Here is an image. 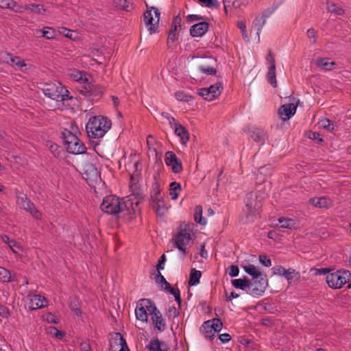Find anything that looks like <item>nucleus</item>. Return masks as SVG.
Segmentation results:
<instances>
[{"mask_svg": "<svg viewBox=\"0 0 351 351\" xmlns=\"http://www.w3.org/2000/svg\"><path fill=\"white\" fill-rule=\"evenodd\" d=\"M259 261L265 267H270L271 265V261L266 255H260Z\"/></svg>", "mask_w": 351, "mask_h": 351, "instance_id": "69168bd1", "label": "nucleus"}, {"mask_svg": "<svg viewBox=\"0 0 351 351\" xmlns=\"http://www.w3.org/2000/svg\"><path fill=\"white\" fill-rule=\"evenodd\" d=\"M175 97L180 101H189L192 97L184 91H178L175 93Z\"/></svg>", "mask_w": 351, "mask_h": 351, "instance_id": "6e6d98bb", "label": "nucleus"}, {"mask_svg": "<svg viewBox=\"0 0 351 351\" xmlns=\"http://www.w3.org/2000/svg\"><path fill=\"white\" fill-rule=\"evenodd\" d=\"M239 270L237 266L231 265L229 269V276L230 277H237L239 275Z\"/></svg>", "mask_w": 351, "mask_h": 351, "instance_id": "774afa93", "label": "nucleus"}, {"mask_svg": "<svg viewBox=\"0 0 351 351\" xmlns=\"http://www.w3.org/2000/svg\"><path fill=\"white\" fill-rule=\"evenodd\" d=\"M265 21L266 19L261 16L259 17H256L253 22V27L256 29V34L258 40L260 39L261 29L264 26Z\"/></svg>", "mask_w": 351, "mask_h": 351, "instance_id": "4c0bfd02", "label": "nucleus"}, {"mask_svg": "<svg viewBox=\"0 0 351 351\" xmlns=\"http://www.w3.org/2000/svg\"><path fill=\"white\" fill-rule=\"evenodd\" d=\"M12 280L10 271L3 267H0V282L6 283Z\"/></svg>", "mask_w": 351, "mask_h": 351, "instance_id": "79ce46f5", "label": "nucleus"}, {"mask_svg": "<svg viewBox=\"0 0 351 351\" xmlns=\"http://www.w3.org/2000/svg\"><path fill=\"white\" fill-rule=\"evenodd\" d=\"M146 351H167V346L164 341H160L157 338L152 339L145 347Z\"/></svg>", "mask_w": 351, "mask_h": 351, "instance_id": "cd10ccee", "label": "nucleus"}, {"mask_svg": "<svg viewBox=\"0 0 351 351\" xmlns=\"http://www.w3.org/2000/svg\"><path fill=\"white\" fill-rule=\"evenodd\" d=\"M7 56L10 57V65L12 66H17L20 69L26 66L24 60H22L18 56H14L12 54L7 53Z\"/></svg>", "mask_w": 351, "mask_h": 351, "instance_id": "c9c22d12", "label": "nucleus"}, {"mask_svg": "<svg viewBox=\"0 0 351 351\" xmlns=\"http://www.w3.org/2000/svg\"><path fill=\"white\" fill-rule=\"evenodd\" d=\"M309 203L315 207L319 208H328L332 206V200L326 197H316L311 198Z\"/></svg>", "mask_w": 351, "mask_h": 351, "instance_id": "5701e85b", "label": "nucleus"}, {"mask_svg": "<svg viewBox=\"0 0 351 351\" xmlns=\"http://www.w3.org/2000/svg\"><path fill=\"white\" fill-rule=\"evenodd\" d=\"M237 27L240 29L241 34L244 38H247V32L244 21H239L237 23Z\"/></svg>", "mask_w": 351, "mask_h": 351, "instance_id": "052dcab7", "label": "nucleus"}, {"mask_svg": "<svg viewBox=\"0 0 351 351\" xmlns=\"http://www.w3.org/2000/svg\"><path fill=\"white\" fill-rule=\"evenodd\" d=\"M50 151L55 157H59L61 148L56 144H51L50 146Z\"/></svg>", "mask_w": 351, "mask_h": 351, "instance_id": "338daca9", "label": "nucleus"}, {"mask_svg": "<svg viewBox=\"0 0 351 351\" xmlns=\"http://www.w3.org/2000/svg\"><path fill=\"white\" fill-rule=\"evenodd\" d=\"M280 226L283 228L292 229L295 228L296 222L292 219L280 218L278 219Z\"/></svg>", "mask_w": 351, "mask_h": 351, "instance_id": "58836bf2", "label": "nucleus"}, {"mask_svg": "<svg viewBox=\"0 0 351 351\" xmlns=\"http://www.w3.org/2000/svg\"><path fill=\"white\" fill-rule=\"evenodd\" d=\"M68 75L70 79L84 86L88 92L92 95H100L104 92L103 87H99L96 92V87L90 82V77L85 72L71 69L68 71Z\"/></svg>", "mask_w": 351, "mask_h": 351, "instance_id": "20e7f679", "label": "nucleus"}, {"mask_svg": "<svg viewBox=\"0 0 351 351\" xmlns=\"http://www.w3.org/2000/svg\"><path fill=\"white\" fill-rule=\"evenodd\" d=\"M181 29V17L178 15L173 19L170 31L178 32Z\"/></svg>", "mask_w": 351, "mask_h": 351, "instance_id": "603ef678", "label": "nucleus"}, {"mask_svg": "<svg viewBox=\"0 0 351 351\" xmlns=\"http://www.w3.org/2000/svg\"><path fill=\"white\" fill-rule=\"evenodd\" d=\"M232 285L238 289H241L243 291L249 290L250 281L247 279H234L232 280Z\"/></svg>", "mask_w": 351, "mask_h": 351, "instance_id": "f704fd0d", "label": "nucleus"}, {"mask_svg": "<svg viewBox=\"0 0 351 351\" xmlns=\"http://www.w3.org/2000/svg\"><path fill=\"white\" fill-rule=\"evenodd\" d=\"M180 315L178 308L174 306H169L167 311V316L169 318H176Z\"/></svg>", "mask_w": 351, "mask_h": 351, "instance_id": "13d9d810", "label": "nucleus"}, {"mask_svg": "<svg viewBox=\"0 0 351 351\" xmlns=\"http://www.w3.org/2000/svg\"><path fill=\"white\" fill-rule=\"evenodd\" d=\"M151 319L153 324H154L155 329H156L158 332H162L165 330L166 327L165 322L161 315L160 312L156 307L155 308V311L153 312V314L151 315Z\"/></svg>", "mask_w": 351, "mask_h": 351, "instance_id": "393cba45", "label": "nucleus"}, {"mask_svg": "<svg viewBox=\"0 0 351 351\" xmlns=\"http://www.w3.org/2000/svg\"><path fill=\"white\" fill-rule=\"evenodd\" d=\"M198 69L201 73L207 75H214L217 72L216 69L214 67L208 65V64H199L198 66Z\"/></svg>", "mask_w": 351, "mask_h": 351, "instance_id": "c03bdc74", "label": "nucleus"}, {"mask_svg": "<svg viewBox=\"0 0 351 351\" xmlns=\"http://www.w3.org/2000/svg\"><path fill=\"white\" fill-rule=\"evenodd\" d=\"M326 9L328 12L333 13L337 16H341L344 14V10L333 3H328Z\"/></svg>", "mask_w": 351, "mask_h": 351, "instance_id": "37998d69", "label": "nucleus"}, {"mask_svg": "<svg viewBox=\"0 0 351 351\" xmlns=\"http://www.w3.org/2000/svg\"><path fill=\"white\" fill-rule=\"evenodd\" d=\"M243 269L246 274L252 276V278H256L263 276L259 269L253 265L247 264L245 266H243Z\"/></svg>", "mask_w": 351, "mask_h": 351, "instance_id": "7c9ffc66", "label": "nucleus"}, {"mask_svg": "<svg viewBox=\"0 0 351 351\" xmlns=\"http://www.w3.org/2000/svg\"><path fill=\"white\" fill-rule=\"evenodd\" d=\"M270 174H271L270 166L265 165V166L261 167L258 169V173L256 175L257 182H258L259 183L263 182Z\"/></svg>", "mask_w": 351, "mask_h": 351, "instance_id": "c756f323", "label": "nucleus"}, {"mask_svg": "<svg viewBox=\"0 0 351 351\" xmlns=\"http://www.w3.org/2000/svg\"><path fill=\"white\" fill-rule=\"evenodd\" d=\"M10 248L15 254H19L21 251V247L15 241L12 240L9 245Z\"/></svg>", "mask_w": 351, "mask_h": 351, "instance_id": "0e129e2a", "label": "nucleus"}, {"mask_svg": "<svg viewBox=\"0 0 351 351\" xmlns=\"http://www.w3.org/2000/svg\"><path fill=\"white\" fill-rule=\"evenodd\" d=\"M181 191V185L180 183L173 182L169 185V195L172 200H176L179 197Z\"/></svg>", "mask_w": 351, "mask_h": 351, "instance_id": "2f4dec72", "label": "nucleus"}, {"mask_svg": "<svg viewBox=\"0 0 351 351\" xmlns=\"http://www.w3.org/2000/svg\"><path fill=\"white\" fill-rule=\"evenodd\" d=\"M208 29V23L206 22H199L192 25L190 28V34L193 37H202Z\"/></svg>", "mask_w": 351, "mask_h": 351, "instance_id": "4be33fe9", "label": "nucleus"}, {"mask_svg": "<svg viewBox=\"0 0 351 351\" xmlns=\"http://www.w3.org/2000/svg\"><path fill=\"white\" fill-rule=\"evenodd\" d=\"M58 32L60 34L64 35L65 37H66L68 38H70L72 40H74L75 38V37H73V34H75V32L71 29L66 28V27H59Z\"/></svg>", "mask_w": 351, "mask_h": 351, "instance_id": "4d7b16f0", "label": "nucleus"}, {"mask_svg": "<svg viewBox=\"0 0 351 351\" xmlns=\"http://www.w3.org/2000/svg\"><path fill=\"white\" fill-rule=\"evenodd\" d=\"M162 116L169 121L171 128L178 123L171 114L167 112H162Z\"/></svg>", "mask_w": 351, "mask_h": 351, "instance_id": "e2e57ef3", "label": "nucleus"}, {"mask_svg": "<svg viewBox=\"0 0 351 351\" xmlns=\"http://www.w3.org/2000/svg\"><path fill=\"white\" fill-rule=\"evenodd\" d=\"M100 208L103 212L109 215H116L123 212L121 199L112 195H107L103 199Z\"/></svg>", "mask_w": 351, "mask_h": 351, "instance_id": "0eeeda50", "label": "nucleus"}, {"mask_svg": "<svg viewBox=\"0 0 351 351\" xmlns=\"http://www.w3.org/2000/svg\"><path fill=\"white\" fill-rule=\"evenodd\" d=\"M158 142L152 135H149L147 138V145L149 151H152L156 154L157 145Z\"/></svg>", "mask_w": 351, "mask_h": 351, "instance_id": "09e8293b", "label": "nucleus"}, {"mask_svg": "<svg viewBox=\"0 0 351 351\" xmlns=\"http://www.w3.org/2000/svg\"><path fill=\"white\" fill-rule=\"evenodd\" d=\"M16 202L20 207L29 213L36 219H41V213L35 207L34 204L27 199L26 195L19 192L16 193Z\"/></svg>", "mask_w": 351, "mask_h": 351, "instance_id": "ddd939ff", "label": "nucleus"}, {"mask_svg": "<svg viewBox=\"0 0 351 351\" xmlns=\"http://www.w3.org/2000/svg\"><path fill=\"white\" fill-rule=\"evenodd\" d=\"M192 240V236L186 228H180L178 232L173 236L171 242L174 247H176L179 252L180 257L184 259L186 254L187 245Z\"/></svg>", "mask_w": 351, "mask_h": 351, "instance_id": "39448f33", "label": "nucleus"}, {"mask_svg": "<svg viewBox=\"0 0 351 351\" xmlns=\"http://www.w3.org/2000/svg\"><path fill=\"white\" fill-rule=\"evenodd\" d=\"M156 282L160 285L161 288L166 290L167 288H170V284L166 280L165 277L161 274L160 271H158L156 275Z\"/></svg>", "mask_w": 351, "mask_h": 351, "instance_id": "de8ad7c7", "label": "nucleus"}, {"mask_svg": "<svg viewBox=\"0 0 351 351\" xmlns=\"http://www.w3.org/2000/svg\"><path fill=\"white\" fill-rule=\"evenodd\" d=\"M112 122L106 117L98 115L90 117L86 124L87 136L90 139L103 138L110 130Z\"/></svg>", "mask_w": 351, "mask_h": 351, "instance_id": "f257e3e1", "label": "nucleus"}, {"mask_svg": "<svg viewBox=\"0 0 351 351\" xmlns=\"http://www.w3.org/2000/svg\"><path fill=\"white\" fill-rule=\"evenodd\" d=\"M351 274L347 270H338L329 273L326 276V281L328 287L333 289H341L350 278Z\"/></svg>", "mask_w": 351, "mask_h": 351, "instance_id": "423d86ee", "label": "nucleus"}, {"mask_svg": "<svg viewBox=\"0 0 351 351\" xmlns=\"http://www.w3.org/2000/svg\"><path fill=\"white\" fill-rule=\"evenodd\" d=\"M168 292H169L171 295H173L175 298L176 301L178 302V306H180L182 300L180 298V292L178 289L173 288L170 286V288H167L166 289Z\"/></svg>", "mask_w": 351, "mask_h": 351, "instance_id": "5fc2aeb1", "label": "nucleus"}, {"mask_svg": "<svg viewBox=\"0 0 351 351\" xmlns=\"http://www.w3.org/2000/svg\"><path fill=\"white\" fill-rule=\"evenodd\" d=\"M316 65L325 71H331L335 68V62L328 58H322L316 60Z\"/></svg>", "mask_w": 351, "mask_h": 351, "instance_id": "c85d7f7f", "label": "nucleus"}, {"mask_svg": "<svg viewBox=\"0 0 351 351\" xmlns=\"http://www.w3.org/2000/svg\"><path fill=\"white\" fill-rule=\"evenodd\" d=\"M224 10L226 14L234 10L241 8L242 6H246L247 0H223Z\"/></svg>", "mask_w": 351, "mask_h": 351, "instance_id": "b1692460", "label": "nucleus"}, {"mask_svg": "<svg viewBox=\"0 0 351 351\" xmlns=\"http://www.w3.org/2000/svg\"><path fill=\"white\" fill-rule=\"evenodd\" d=\"M47 332L48 335H51L53 337H55L58 339H61L65 335L64 332L60 331L54 326H49L47 328Z\"/></svg>", "mask_w": 351, "mask_h": 351, "instance_id": "a19ab883", "label": "nucleus"}, {"mask_svg": "<svg viewBox=\"0 0 351 351\" xmlns=\"http://www.w3.org/2000/svg\"><path fill=\"white\" fill-rule=\"evenodd\" d=\"M160 16L159 10L153 7L144 13V23L150 34L158 32Z\"/></svg>", "mask_w": 351, "mask_h": 351, "instance_id": "1a4fd4ad", "label": "nucleus"}, {"mask_svg": "<svg viewBox=\"0 0 351 351\" xmlns=\"http://www.w3.org/2000/svg\"><path fill=\"white\" fill-rule=\"evenodd\" d=\"M25 305L29 310H36L47 306L48 301L43 295L29 293L26 296Z\"/></svg>", "mask_w": 351, "mask_h": 351, "instance_id": "dca6fc26", "label": "nucleus"}, {"mask_svg": "<svg viewBox=\"0 0 351 351\" xmlns=\"http://www.w3.org/2000/svg\"><path fill=\"white\" fill-rule=\"evenodd\" d=\"M42 91L46 97L55 100L57 108L61 110L66 108L64 102L72 98L69 96V90L57 81L45 84Z\"/></svg>", "mask_w": 351, "mask_h": 351, "instance_id": "f03ea898", "label": "nucleus"}, {"mask_svg": "<svg viewBox=\"0 0 351 351\" xmlns=\"http://www.w3.org/2000/svg\"><path fill=\"white\" fill-rule=\"evenodd\" d=\"M84 176L88 182L97 181L99 179V173L93 165L87 164L84 167Z\"/></svg>", "mask_w": 351, "mask_h": 351, "instance_id": "a878e982", "label": "nucleus"}, {"mask_svg": "<svg viewBox=\"0 0 351 351\" xmlns=\"http://www.w3.org/2000/svg\"><path fill=\"white\" fill-rule=\"evenodd\" d=\"M19 5L14 0H0V8H8L14 11Z\"/></svg>", "mask_w": 351, "mask_h": 351, "instance_id": "3c124183", "label": "nucleus"}, {"mask_svg": "<svg viewBox=\"0 0 351 351\" xmlns=\"http://www.w3.org/2000/svg\"><path fill=\"white\" fill-rule=\"evenodd\" d=\"M319 125L321 128L326 130L328 132L335 131V127L332 123L327 118H322L319 121Z\"/></svg>", "mask_w": 351, "mask_h": 351, "instance_id": "49530a36", "label": "nucleus"}, {"mask_svg": "<svg viewBox=\"0 0 351 351\" xmlns=\"http://www.w3.org/2000/svg\"><path fill=\"white\" fill-rule=\"evenodd\" d=\"M171 128L173 130L175 134L180 138V143L186 147L189 141V135L186 128L179 122Z\"/></svg>", "mask_w": 351, "mask_h": 351, "instance_id": "aec40b11", "label": "nucleus"}, {"mask_svg": "<svg viewBox=\"0 0 351 351\" xmlns=\"http://www.w3.org/2000/svg\"><path fill=\"white\" fill-rule=\"evenodd\" d=\"M121 204L123 207V211H126L128 215H135L138 212V204L141 201V198L135 195L130 194L125 198L121 199Z\"/></svg>", "mask_w": 351, "mask_h": 351, "instance_id": "4468645a", "label": "nucleus"}, {"mask_svg": "<svg viewBox=\"0 0 351 351\" xmlns=\"http://www.w3.org/2000/svg\"><path fill=\"white\" fill-rule=\"evenodd\" d=\"M115 5L119 8L130 11L132 8V4L128 0H114Z\"/></svg>", "mask_w": 351, "mask_h": 351, "instance_id": "8fccbe9b", "label": "nucleus"}, {"mask_svg": "<svg viewBox=\"0 0 351 351\" xmlns=\"http://www.w3.org/2000/svg\"><path fill=\"white\" fill-rule=\"evenodd\" d=\"M194 219L196 223L205 226L207 223V220L202 216V208L201 206H196Z\"/></svg>", "mask_w": 351, "mask_h": 351, "instance_id": "e433bc0d", "label": "nucleus"}, {"mask_svg": "<svg viewBox=\"0 0 351 351\" xmlns=\"http://www.w3.org/2000/svg\"><path fill=\"white\" fill-rule=\"evenodd\" d=\"M251 138L257 143L263 142L266 138V133L261 129L256 128L251 132Z\"/></svg>", "mask_w": 351, "mask_h": 351, "instance_id": "473e14b6", "label": "nucleus"}, {"mask_svg": "<svg viewBox=\"0 0 351 351\" xmlns=\"http://www.w3.org/2000/svg\"><path fill=\"white\" fill-rule=\"evenodd\" d=\"M152 207L158 216H163L169 206L163 199L160 189L156 187L151 193Z\"/></svg>", "mask_w": 351, "mask_h": 351, "instance_id": "9b49d317", "label": "nucleus"}, {"mask_svg": "<svg viewBox=\"0 0 351 351\" xmlns=\"http://www.w3.org/2000/svg\"><path fill=\"white\" fill-rule=\"evenodd\" d=\"M42 36L47 39H53L56 37V30L51 27H44L41 30Z\"/></svg>", "mask_w": 351, "mask_h": 351, "instance_id": "a18cd8bd", "label": "nucleus"}, {"mask_svg": "<svg viewBox=\"0 0 351 351\" xmlns=\"http://www.w3.org/2000/svg\"><path fill=\"white\" fill-rule=\"evenodd\" d=\"M156 305L148 299H141L138 301L135 309V315L138 320L147 322L148 315L150 316L155 311Z\"/></svg>", "mask_w": 351, "mask_h": 351, "instance_id": "6e6552de", "label": "nucleus"}, {"mask_svg": "<svg viewBox=\"0 0 351 351\" xmlns=\"http://www.w3.org/2000/svg\"><path fill=\"white\" fill-rule=\"evenodd\" d=\"M26 10L35 14H44L45 12V9L42 5L34 3L25 5H19L16 8H14V12L18 13H23Z\"/></svg>", "mask_w": 351, "mask_h": 351, "instance_id": "412c9836", "label": "nucleus"}, {"mask_svg": "<svg viewBox=\"0 0 351 351\" xmlns=\"http://www.w3.org/2000/svg\"><path fill=\"white\" fill-rule=\"evenodd\" d=\"M116 335L117 337H119V339H118V341H119V345L120 346V348L117 350V351H125L128 350V348L126 345V342L123 339V337H121V334L120 333H117ZM113 351H117V350H113Z\"/></svg>", "mask_w": 351, "mask_h": 351, "instance_id": "bf43d9fd", "label": "nucleus"}, {"mask_svg": "<svg viewBox=\"0 0 351 351\" xmlns=\"http://www.w3.org/2000/svg\"><path fill=\"white\" fill-rule=\"evenodd\" d=\"M203 328L206 330L208 337H211L215 332H219L222 328V322L219 319L208 320L203 324Z\"/></svg>", "mask_w": 351, "mask_h": 351, "instance_id": "6ab92c4d", "label": "nucleus"}, {"mask_svg": "<svg viewBox=\"0 0 351 351\" xmlns=\"http://www.w3.org/2000/svg\"><path fill=\"white\" fill-rule=\"evenodd\" d=\"M285 277L289 282L293 280H298L300 278V274L294 269L289 268L286 269L284 275Z\"/></svg>", "mask_w": 351, "mask_h": 351, "instance_id": "ea45409f", "label": "nucleus"}, {"mask_svg": "<svg viewBox=\"0 0 351 351\" xmlns=\"http://www.w3.org/2000/svg\"><path fill=\"white\" fill-rule=\"evenodd\" d=\"M222 89L223 87L221 83L217 82L208 88H200L198 93L205 100L210 101L214 100L221 94Z\"/></svg>", "mask_w": 351, "mask_h": 351, "instance_id": "2eb2a0df", "label": "nucleus"}, {"mask_svg": "<svg viewBox=\"0 0 351 351\" xmlns=\"http://www.w3.org/2000/svg\"><path fill=\"white\" fill-rule=\"evenodd\" d=\"M297 107V102L282 105L279 110V115L282 121H285L290 119L295 114Z\"/></svg>", "mask_w": 351, "mask_h": 351, "instance_id": "a211bd4d", "label": "nucleus"}, {"mask_svg": "<svg viewBox=\"0 0 351 351\" xmlns=\"http://www.w3.org/2000/svg\"><path fill=\"white\" fill-rule=\"evenodd\" d=\"M43 319L49 324H58L60 322V319L51 313H45Z\"/></svg>", "mask_w": 351, "mask_h": 351, "instance_id": "864d4df0", "label": "nucleus"}, {"mask_svg": "<svg viewBox=\"0 0 351 351\" xmlns=\"http://www.w3.org/2000/svg\"><path fill=\"white\" fill-rule=\"evenodd\" d=\"M267 79L273 87H276V62L274 58H271V60H269V70L267 74Z\"/></svg>", "mask_w": 351, "mask_h": 351, "instance_id": "bb28decb", "label": "nucleus"}, {"mask_svg": "<svg viewBox=\"0 0 351 351\" xmlns=\"http://www.w3.org/2000/svg\"><path fill=\"white\" fill-rule=\"evenodd\" d=\"M267 286V280L265 275L252 278L250 281L249 290H247V293L253 297H260L265 293Z\"/></svg>", "mask_w": 351, "mask_h": 351, "instance_id": "f8f14e48", "label": "nucleus"}, {"mask_svg": "<svg viewBox=\"0 0 351 351\" xmlns=\"http://www.w3.org/2000/svg\"><path fill=\"white\" fill-rule=\"evenodd\" d=\"M165 162L174 173H179L182 171V162L173 152L168 151L165 153Z\"/></svg>", "mask_w": 351, "mask_h": 351, "instance_id": "f3484780", "label": "nucleus"}, {"mask_svg": "<svg viewBox=\"0 0 351 351\" xmlns=\"http://www.w3.org/2000/svg\"><path fill=\"white\" fill-rule=\"evenodd\" d=\"M202 273L195 269H192L189 275V285L191 287L196 286L199 283Z\"/></svg>", "mask_w": 351, "mask_h": 351, "instance_id": "72a5a7b5", "label": "nucleus"}, {"mask_svg": "<svg viewBox=\"0 0 351 351\" xmlns=\"http://www.w3.org/2000/svg\"><path fill=\"white\" fill-rule=\"evenodd\" d=\"M0 316L4 319H8L10 316L9 309L0 303Z\"/></svg>", "mask_w": 351, "mask_h": 351, "instance_id": "680f3d73", "label": "nucleus"}, {"mask_svg": "<svg viewBox=\"0 0 351 351\" xmlns=\"http://www.w3.org/2000/svg\"><path fill=\"white\" fill-rule=\"evenodd\" d=\"M245 203V209L244 211L246 213L247 221H253L254 217L258 213L261 206V202L257 200L256 194L251 192L246 195Z\"/></svg>", "mask_w": 351, "mask_h": 351, "instance_id": "9d476101", "label": "nucleus"}, {"mask_svg": "<svg viewBox=\"0 0 351 351\" xmlns=\"http://www.w3.org/2000/svg\"><path fill=\"white\" fill-rule=\"evenodd\" d=\"M71 128L73 132L64 129L62 132L66 150L69 153L74 155L83 154L86 152V147L84 143L78 138L76 133H75L78 130L77 127L76 125H72Z\"/></svg>", "mask_w": 351, "mask_h": 351, "instance_id": "7ed1b4c3", "label": "nucleus"}]
</instances>
